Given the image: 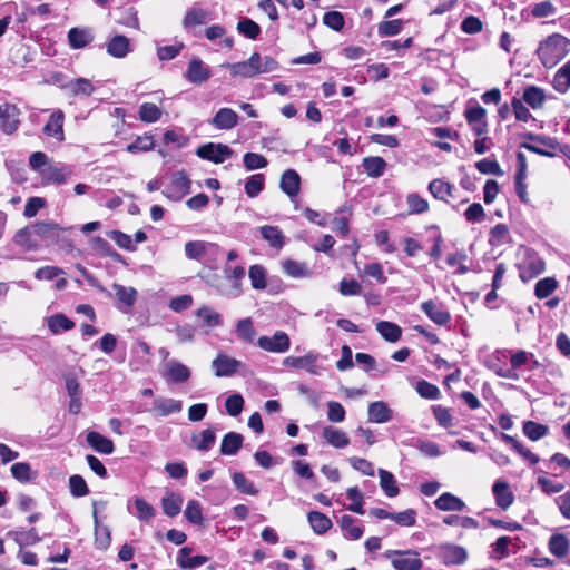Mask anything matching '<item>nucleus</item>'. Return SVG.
Here are the masks:
<instances>
[{"label":"nucleus","instance_id":"nucleus-1","mask_svg":"<svg viewBox=\"0 0 570 570\" xmlns=\"http://www.w3.org/2000/svg\"><path fill=\"white\" fill-rule=\"evenodd\" d=\"M570 52V40L552 33L539 42L535 55L544 68H553Z\"/></svg>","mask_w":570,"mask_h":570},{"label":"nucleus","instance_id":"nucleus-2","mask_svg":"<svg viewBox=\"0 0 570 570\" xmlns=\"http://www.w3.org/2000/svg\"><path fill=\"white\" fill-rule=\"evenodd\" d=\"M185 255L188 259L203 262L205 264L214 263L222 252L219 245L205 240H189L184 246Z\"/></svg>","mask_w":570,"mask_h":570},{"label":"nucleus","instance_id":"nucleus-3","mask_svg":"<svg viewBox=\"0 0 570 570\" xmlns=\"http://www.w3.org/2000/svg\"><path fill=\"white\" fill-rule=\"evenodd\" d=\"M385 557L395 570H421L423 566L419 552L414 550H387Z\"/></svg>","mask_w":570,"mask_h":570},{"label":"nucleus","instance_id":"nucleus-4","mask_svg":"<svg viewBox=\"0 0 570 570\" xmlns=\"http://www.w3.org/2000/svg\"><path fill=\"white\" fill-rule=\"evenodd\" d=\"M544 267V261L534 250L527 248L518 264L519 276L523 282H528L543 273Z\"/></svg>","mask_w":570,"mask_h":570},{"label":"nucleus","instance_id":"nucleus-5","mask_svg":"<svg viewBox=\"0 0 570 570\" xmlns=\"http://www.w3.org/2000/svg\"><path fill=\"white\" fill-rule=\"evenodd\" d=\"M223 274L232 284L226 288L218 287L220 294L234 298L240 296L243 293L242 281L245 277V268L240 265L232 267L229 264H226L223 268Z\"/></svg>","mask_w":570,"mask_h":570},{"label":"nucleus","instance_id":"nucleus-6","mask_svg":"<svg viewBox=\"0 0 570 570\" xmlns=\"http://www.w3.org/2000/svg\"><path fill=\"white\" fill-rule=\"evenodd\" d=\"M190 190V180L184 171H176L170 176L169 184L164 188L163 195L169 200H180Z\"/></svg>","mask_w":570,"mask_h":570},{"label":"nucleus","instance_id":"nucleus-7","mask_svg":"<svg viewBox=\"0 0 570 570\" xmlns=\"http://www.w3.org/2000/svg\"><path fill=\"white\" fill-rule=\"evenodd\" d=\"M20 109L9 102L0 105V129L7 134H14L20 125Z\"/></svg>","mask_w":570,"mask_h":570},{"label":"nucleus","instance_id":"nucleus-8","mask_svg":"<svg viewBox=\"0 0 570 570\" xmlns=\"http://www.w3.org/2000/svg\"><path fill=\"white\" fill-rule=\"evenodd\" d=\"M196 154L203 159L222 164L233 155V150L227 145L208 142L200 146Z\"/></svg>","mask_w":570,"mask_h":570},{"label":"nucleus","instance_id":"nucleus-9","mask_svg":"<svg viewBox=\"0 0 570 570\" xmlns=\"http://www.w3.org/2000/svg\"><path fill=\"white\" fill-rule=\"evenodd\" d=\"M257 345L267 352L285 353L289 350L291 341L285 332L277 331L273 336H261Z\"/></svg>","mask_w":570,"mask_h":570},{"label":"nucleus","instance_id":"nucleus-10","mask_svg":"<svg viewBox=\"0 0 570 570\" xmlns=\"http://www.w3.org/2000/svg\"><path fill=\"white\" fill-rule=\"evenodd\" d=\"M422 312L436 325L444 326L451 321V314L440 302L433 299L425 301L421 304Z\"/></svg>","mask_w":570,"mask_h":570},{"label":"nucleus","instance_id":"nucleus-11","mask_svg":"<svg viewBox=\"0 0 570 570\" xmlns=\"http://www.w3.org/2000/svg\"><path fill=\"white\" fill-rule=\"evenodd\" d=\"M243 366V363L226 354L219 353L212 362L215 375L218 377L233 376Z\"/></svg>","mask_w":570,"mask_h":570},{"label":"nucleus","instance_id":"nucleus-12","mask_svg":"<svg viewBox=\"0 0 570 570\" xmlns=\"http://www.w3.org/2000/svg\"><path fill=\"white\" fill-rule=\"evenodd\" d=\"M190 370L177 360H169L164 364L163 377L171 383H185L189 380Z\"/></svg>","mask_w":570,"mask_h":570},{"label":"nucleus","instance_id":"nucleus-13","mask_svg":"<svg viewBox=\"0 0 570 570\" xmlns=\"http://www.w3.org/2000/svg\"><path fill=\"white\" fill-rule=\"evenodd\" d=\"M212 77L210 68L199 58L194 57L190 59L185 78L195 85H200Z\"/></svg>","mask_w":570,"mask_h":570},{"label":"nucleus","instance_id":"nucleus-14","mask_svg":"<svg viewBox=\"0 0 570 570\" xmlns=\"http://www.w3.org/2000/svg\"><path fill=\"white\" fill-rule=\"evenodd\" d=\"M258 59L259 53L254 52L246 61L226 63V67L230 70V73L234 77L239 76L243 78H252L259 75Z\"/></svg>","mask_w":570,"mask_h":570},{"label":"nucleus","instance_id":"nucleus-15","mask_svg":"<svg viewBox=\"0 0 570 570\" xmlns=\"http://www.w3.org/2000/svg\"><path fill=\"white\" fill-rule=\"evenodd\" d=\"M105 47L107 53L117 59H122L132 51L130 39L124 35L110 37Z\"/></svg>","mask_w":570,"mask_h":570},{"label":"nucleus","instance_id":"nucleus-16","mask_svg":"<svg viewBox=\"0 0 570 570\" xmlns=\"http://www.w3.org/2000/svg\"><path fill=\"white\" fill-rule=\"evenodd\" d=\"M70 175L71 170L61 164L48 165L40 171V177L45 184H65Z\"/></svg>","mask_w":570,"mask_h":570},{"label":"nucleus","instance_id":"nucleus-17","mask_svg":"<svg viewBox=\"0 0 570 570\" xmlns=\"http://www.w3.org/2000/svg\"><path fill=\"white\" fill-rule=\"evenodd\" d=\"M238 115L232 108H220L209 120V124L219 130H230L238 124Z\"/></svg>","mask_w":570,"mask_h":570},{"label":"nucleus","instance_id":"nucleus-18","mask_svg":"<svg viewBox=\"0 0 570 570\" xmlns=\"http://www.w3.org/2000/svg\"><path fill=\"white\" fill-rule=\"evenodd\" d=\"M492 493L495 504L502 510H508L514 501L513 492L510 490L508 482L503 480H497L493 483Z\"/></svg>","mask_w":570,"mask_h":570},{"label":"nucleus","instance_id":"nucleus-19","mask_svg":"<svg viewBox=\"0 0 570 570\" xmlns=\"http://www.w3.org/2000/svg\"><path fill=\"white\" fill-rule=\"evenodd\" d=\"M63 89L69 96L85 98L94 94L95 86L91 80L79 77L65 83Z\"/></svg>","mask_w":570,"mask_h":570},{"label":"nucleus","instance_id":"nucleus-20","mask_svg":"<svg viewBox=\"0 0 570 570\" xmlns=\"http://www.w3.org/2000/svg\"><path fill=\"white\" fill-rule=\"evenodd\" d=\"M317 355L308 353L304 356H287L284 358L283 364L285 366L306 370L311 374H318L316 366Z\"/></svg>","mask_w":570,"mask_h":570},{"label":"nucleus","instance_id":"nucleus-21","mask_svg":"<svg viewBox=\"0 0 570 570\" xmlns=\"http://www.w3.org/2000/svg\"><path fill=\"white\" fill-rule=\"evenodd\" d=\"M279 187L289 198L296 197L301 191V177L294 169H287L283 173Z\"/></svg>","mask_w":570,"mask_h":570},{"label":"nucleus","instance_id":"nucleus-22","mask_svg":"<svg viewBox=\"0 0 570 570\" xmlns=\"http://www.w3.org/2000/svg\"><path fill=\"white\" fill-rule=\"evenodd\" d=\"M367 414L368 421L377 424L390 422L393 419V410L383 401L370 403Z\"/></svg>","mask_w":570,"mask_h":570},{"label":"nucleus","instance_id":"nucleus-23","mask_svg":"<svg viewBox=\"0 0 570 570\" xmlns=\"http://www.w3.org/2000/svg\"><path fill=\"white\" fill-rule=\"evenodd\" d=\"M468 553L464 548L448 544L442 548L441 560L444 566H456L465 562Z\"/></svg>","mask_w":570,"mask_h":570},{"label":"nucleus","instance_id":"nucleus-24","mask_svg":"<svg viewBox=\"0 0 570 570\" xmlns=\"http://www.w3.org/2000/svg\"><path fill=\"white\" fill-rule=\"evenodd\" d=\"M63 120L65 114L62 110L53 111L43 127V132L47 136L55 137L57 140L62 141L65 139Z\"/></svg>","mask_w":570,"mask_h":570},{"label":"nucleus","instance_id":"nucleus-25","mask_svg":"<svg viewBox=\"0 0 570 570\" xmlns=\"http://www.w3.org/2000/svg\"><path fill=\"white\" fill-rule=\"evenodd\" d=\"M322 438L332 446L336 449H344L350 444V438L348 435L333 426V425H326L322 430Z\"/></svg>","mask_w":570,"mask_h":570},{"label":"nucleus","instance_id":"nucleus-26","mask_svg":"<svg viewBox=\"0 0 570 570\" xmlns=\"http://www.w3.org/2000/svg\"><path fill=\"white\" fill-rule=\"evenodd\" d=\"M282 269L292 278H308L312 276V269L307 263L291 258L282 262Z\"/></svg>","mask_w":570,"mask_h":570},{"label":"nucleus","instance_id":"nucleus-27","mask_svg":"<svg viewBox=\"0 0 570 570\" xmlns=\"http://www.w3.org/2000/svg\"><path fill=\"white\" fill-rule=\"evenodd\" d=\"M86 440L95 451L101 454H111L115 451L114 442L96 431L88 432Z\"/></svg>","mask_w":570,"mask_h":570},{"label":"nucleus","instance_id":"nucleus-28","mask_svg":"<svg viewBox=\"0 0 570 570\" xmlns=\"http://www.w3.org/2000/svg\"><path fill=\"white\" fill-rule=\"evenodd\" d=\"M183 410V403L174 399L158 397L154 401L151 412L156 415L167 416L179 413Z\"/></svg>","mask_w":570,"mask_h":570},{"label":"nucleus","instance_id":"nucleus-29","mask_svg":"<svg viewBox=\"0 0 570 570\" xmlns=\"http://www.w3.org/2000/svg\"><path fill=\"white\" fill-rule=\"evenodd\" d=\"M97 502H94L95 543L98 549L106 550L111 542V533L108 527L101 525L98 520Z\"/></svg>","mask_w":570,"mask_h":570},{"label":"nucleus","instance_id":"nucleus-30","mask_svg":"<svg viewBox=\"0 0 570 570\" xmlns=\"http://www.w3.org/2000/svg\"><path fill=\"white\" fill-rule=\"evenodd\" d=\"M68 40L71 48L81 49L94 40V35L90 29L71 28L68 32Z\"/></svg>","mask_w":570,"mask_h":570},{"label":"nucleus","instance_id":"nucleus-31","mask_svg":"<svg viewBox=\"0 0 570 570\" xmlns=\"http://www.w3.org/2000/svg\"><path fill=\"white\" fill-rule=\"evenodd\" d=\"M429 191L434 198L449 203V198L453 197L454 187L450 183L436 178L430 181Z\"/></svg>","mask_w":570,"mask_h":570},{"label":"nucleus","instance_id":"nucleus-32","mask_svg":"<svg viewBox=\"0 0 570 570\" xmlns=\"http://www.w3.org/2000/svg\"><path fill=\"white\" fill-rule=\"evenodd\" d=\"M435 507L441 511H463L465 503L456 495L444 492L435 501Z\"/></svg>","mask_w":570,"mask_h":570},{"label":"nucleus","instance_id":"nucleus-33","mask_svg":"<svg viewBox=\"0 0 570 570\" xmlns=\"http://www.w3.org/2000/svg\"><path fill=\"white\" fill-rule=\"evenodd\" d=\"M191 551L193 550L189 547H184L179 550L177 556V563L180 568L194 569L207 562L208 558L205 556L190 557Z\"/></svg>","mask_w":570,"mask_h":570},{"label":"nucleus","instance_id":"nucleus-34","mask_svg":"<svg viewBox=\"0 0 570 570\" xmlns=\"http://www.w3.org/2000/svg\"><path fill=\"white\" fill-rule=\"evenodd\" d=\"M375 328L379 334L390 343H396L402 336V328L393 322L379 321Z\"/></svg>","mask_w":570,"mask_h":570},{"label":"nucleus","instance_id":"nucleus-35","mask_svg":"<svg viewBox=\"0 0 570 570\" xmlns=\"http://www.w3.org/2000/svg\"><path fill=\"white\" fill-rule=\"evenodd\" d=\"M551 83L559 94H566L570 89V60L556 71Z\"/></svg>","mask_w":570,"mask_h":570},{"label":"nucleus","instance_id":"nucleus-36","mask_svg":"<svg viewBox=\"0 0 570 570\" xmlns=\"http://www.w3.org/2000/svg\"><path fill=\"white\" fill-rule=\"evenodd\" d=\"M522 99L533 109H540L546 101V92L538 86H528L522 95Z\"/></svg>","mask_w":570,"mask_h":570},{"label":"nucleus","instance_id":"nucleus-37","mask_svg":"<svg viewBox=\"0 0 570 570\" xmlns=\"http://www.w3.org/2000/svg\"><path fill=\"white\" fill-rule=\"evenodd\" d=\"M243 435L237 432H228L222 440L220 453L223 455H235L243 444Z\"/></svg>","mask_w":570,"mask_h":570},{"label":"nucleus","instance_id":"nucleus-38","mask_svg":"<svg viewBox=\"0 0 570 570\" xmlns=\"http://www.w3.org/2000/svg\"><path fill=\"white\" fill-rule=\"evenodd\" d=\"M527 139H530L539 145H542L546 149L556 153V150H559L563 155H568L570 151L569 146H560L556 138L542 136V135H535L528 132L524 135Z\"/></svg>","mask_w":570,"mask_h":570},{"label":"nucleus","instance_id":"nucleus-39","mask_svg":"<svg viewBox=\"0 0 570 570\" xmlns=\"http://www.w3.org/2000/svg\"><path fill=\"white\" fill-rule=\"evenodd\" d=\"M262 237L268 242L273 248H282L285 244V237L277 226L265 225L261 227Z\"/></svg>","mask_w":570,"mask_h":570},{"label":"nucleus","instance_id":"nucleus-40","mask_svg":"<svg viewBox=\"0 0 570 570\" xmlns=\"http://www.w3.org/2000/svg\"><path fill=\"white\" fill-rule=\"evenodd\" d=\"M354 523L355 520L348 514L342 515L338 520V524L344 531V537L350 540H358L364 533L363 528L357 527Z\"/></svg>","mask_w":570,"mask_h":570},{"label":"nucleus","instance_id":"nucleus-41","mask_svg":"<svg viewBox=\"0 0 570 570\" xmlns=\"http://www.w3.org/2000/svg\"><path fill=\"white\" fill-rule=\"evenodd\" d=\"M196 316L203 321V323L210 327H217L222 325L223 318L222 315L216 312L214 308L207 305H203L195 312Z\"/></svg>","mask_w":570,"mask_h":570},{"label":"nucleus","instance_id":"nucleus-42","mask_svg":"<svg viewBox=\"0 0 570 570\" xmlns=\"http://www.w3.org/2000/svg\"><path fill=\"white\" fill-rule=\"evenodd\" d=\"M308 522L313 529V531L317 534H324L332 527V521L325 514L312 511L307 514Z\"/></svg>","mask_w":570,"mask_h":570},{"label":"nucleus","instance_id":"nucleus-43","mask_svg":"<svg viewBox=\"0 0 570 570\" xmlns=\"http://www.w3.org/2000/svg\"><path fill=\"white\" fill-rule=\"evenodd\" d=\"M48 327L53 334L67 332L75 327V323L63 314H55L47 321Z\"/></svg>","mask_w":570,"mask_h":570},{"label":"nucleus","instance_id":"nucleus-44","mask_svg":"<svg viewBox=\"0 0 570 570\" xmlns=\"http://www.w3.org/2000/svg\"><path fill=\"white\" fill-rule=\"evenodd\" d=\"M250 284L255 289H265L267 287V272L262 265H252L248 271Z\"/></svg>","mask_w":570,"mask_h":570},{"label":"nucleus","instance_id":"nucleus-45","mask_svg":"<svg viewBox=\"0 0 570 570\" xmlns=\"http://www.w3.org/2000/svg\"><path fill=\"white\" fill-rule=\"evenodd\" d=\"M379 476H380V485H381L382 490L384 491V493L389 498L396 497L399 494V488L396 485V480H395L394 475L384 469H379Z\"/></svg>","mask_w":570,"mask_h":570},{"label":"nucleus","instance_id":"nucleus-46","mask_svg":"<svg viewBox=\"0 0 570 570\" xmlns=\"http://www.w3.org/2000/svg\"><path fill=\"white\" fill-rule=\"evenodd\" d=\"M183 498L177 493H169L161 500L163 511L168 517L177 515L181 510Z\"/></svg>","mask_w":570,"mask_h":570},{"label":"nucleus","instance_id":"nucleus-47","mask_svg":"<svg viewBox=\"0 0 570 570\" xmlns=\"http://www.w3.org/2000/svg\"><path fill=\"white\" fill-rule=\"evenodd\" d=\"M116 298L126 307H131L137 299V291L134 287H127L120 284H114Z\"/></svg>","mask_w":570,"mask_h":570},{"label":"nucleus","instance_id":"nucleus-48","mask_svg":"<svg viewBox=\"0 0 570 570\" xmlns=\"http://www.w3.org/2000/svg\"><path fill=\"white\" fill-rule=\"evenodd\" d=\"M8 535L12 537L16 543L20 547L32 546L40 541V537L38 535L36 529L16 530L9 532Z\"/></svg>","mask_w":570,"mask_h":570},{"label":"nucleus","instance_id":"nucleus-49","mask_svg":"<svg viewBox=\"0 0 570 570\" xmlns=\"http://www.w3.org/2000/svg\"><path fill=\"white\" fill-rule=\"evenodd\" d=\"M216 435L212 429L202 431L191 436V442L198 451H208L215 443Z\"/></svg>","mask_w":570,"mask_h":570},{"label":"nucleus","instance_id":"nucleus-50","mask_svg":"<svg viewBox=\"0 0 570 570\" xmlns=\"http://www.w3.org/2000/svg\"><path fill=\"white\" fill-rule=\"evenodd\" d=\"M363 168L371 177H380L386 168V161L382 157H366L363 159Z\"/></svg>","mask_w":570,"mask_h":570},{"label":"nucleus","instance_id":"nucleus-51","mask_svg":"<svg viewBox=\"0 0 570 570\" xmlns=\"http://www.w3.org/2000/svg\"><path fill=\"white\" fill-rule=\"evenodd\" d=\"M523 433L531 441H538L549 433V428L534 421H525L522 426Z\"/></svg>","mask_w":570,"mask_h":570},{"label":"nucleus","instance_id":"nucleus-52","mask_svg":"<svg viewBox=\"0 0 570 570\" xmlns=\"http://www.w3.org/2000/svg\"><path fill=\"white\" fill-rule=\"evenodd\" d=\"M138 115L141 121L151 124L158 121L163 112L157 105L153 102H144L139 107Z\"/></svg>","mask_w":570,"mask_h":570},{"label":"nucleus","instance_id":"nucleus-53","mask_svg":"<svg viewBox=\"0 0 570 570\" xmlns=\"http://www.w3.org/2000/svg\"><path fill=\"white\" fill-rule=\"evenodd\" d=\"M549 550L558 558L564 557L569 550L567 537L564 534H553L549 540Z\"/></svg>","mask_w":570,"mask_h":570},{"label":"nucleus","instance_id":"nucleus-54","mask_svg":"<svg viewBox=\"0 0 570 570\" xmlns=\"http://www.w3.org/2000/svg\"><path fill=\"white\" fill-rule=\"evenodd\" d=\"M406 204L409 214L419 215L429 210V203L416 193H411L406 196Z\"/></svg>","mask_w":570,"mask_h":570},{"label":"nucleus","instance_id":"nucleus-55","mask_svg":"<svg viewBox=\"0 0 570 570\" xmlns=\"http://www.w3.org/2000/svg\"><path fill=\"white\" fill-rule=\"evenodd\" d=\"M32 233L43 239H55L59 233V226L53 223H38L32 226Z\"/></svg>","mask_w":570,"mask_h":570},{"label":"nucleus","instance_id":"nucleus-56","mask_svg":"<svg viewBox=\"0 0 570 570\" xmlns=\"http://www.w3.org/2000/svg\"><path fill=\"white\" fill-rule=\"evenodd\" d=\"M208 19V12L203 9L194 8L189 11H187L184 20L183 26L185 28L198 26V24H205Z\"/></svg>","mask_w":570,"mask_h":570},{"label":"nucleus","instance_id":"nucleus-57","mask_svg":"<svg viewBox=\"0 0 570 570\" xmlns=\"http://www.w3.org/2000/svg\"><path fill=\"white\" fill-rule=\"evenodd\" d=\"M12 476L19 482H29L36 478L29 463L18 462L11 466Z\"/></svg>","mask_w":570,"mask_h":570},{"label":"nucleus","instance_id":"nucleus-58","mask_svg":"<svg viewBox=\"0 0 570 570\" xmlns=\"http://www.w3.org/2000/svg\"><path fill=\"white\" fill-rule=\"evenodd\" d=\"M233 483L235 488L244 493L249 495H256L258 493V490L255 488L253 482H250L244 473L242 472H235L232 476Z\"/></svg>","mask_w":570,"mask_h":570},{"label":"nucleus","instance_id":"nucleus-59","mask_svg":"<svg viewBox=\"0 0 570 570\" xmlns=\"http://www.w3.org/2000/svg\"><path fill=\"white\" fill-rule=\"evenodd\" d=\"M134 504L137 510L136 515L139 520L149 522L156 515L155 508L142 498H136Z\"/></svg>","mask_w":570,"mask_h":570},{"label":"nucleus","instance_id":"nucleus-60","mask_svg":"<svg viewBox=\"0 0 570 570\" xmlns=\"http://www.w3.org/2000/svg\"><path fill=\"white\" fill-rule=\"evenodd\" d=\"M238 338L252 343L255 336V328L249 317L239 320L236 325Z\"/></svg>","mask_w":570,"mask_h":570},{"label":"nucleus","instance_id":"nucleus-61","mask_svg":"<svg viewBox=\"0 0 570 570\" xmlns=\"http://www.w3.org/2000/svg\"><path fill=\"white\" fill-rule=\"evenodd\" d=\"M186 519L193 524H203V509L197 500H190L185 509Z\"/></svg>","mask_w":570,"mask_h":570},{"label":"nucleus","instance_id":"nucleus-62","mask_svg":"<svg viewBox=\"0 0 570 570\" xmlns=\"http://www.w3.org/2000/svg\"><path fill=\"white\" fill-rule=\"evenodd\" d=\"M237 30L239 33L244 35L245 37L254 40L258 37L261 33V27L248 18H243L237 23Z\"/></svg>","mask_w":570,"mask_h":570},{"label":"nucleus","instance_id":"nucleus-63","mask_svg":"<svg viewBox=\"0 0 570 570\" xmlns=\"http://www.w3.org/2000/svg\"><path fill=\"white\" fill-rule=\"evenodd\" d=\"M265 184V177L263 174L252 175L245 184V193L247 196L254 198L259 195Z\"/></svg>","mask_w":570,"mask_h":570},{"label":"nucleus","instance_id":"nucleus-64","mask_svg":"<svg viewBox=\"0 0 570 570\" xmlns=\"http://www.w3.org/2000/svg\"><path fill=\"white\" fill-rule=\"evenodd\" d=\"M557 288V282L552 277H546L540 279L535 284L534 294L538 298H547L550 296L554 289Z\"/></svg>","mask_w":570,"mask_h":570}]
</instances>
